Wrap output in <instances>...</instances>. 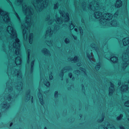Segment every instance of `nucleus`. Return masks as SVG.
<instances>
[{"label":"nucleus","instance_id":"13d9d810","mask_svg":"<svg viewBox=\"0 0 129 129\" xmlns=\"http://www.w3.org/2000/svg\"><path fill=\"white\" fill-rule=\"evenodd\" d=\"M75 31H76V32H77V29L76 28H75Z\"/></svg>","mask_w":129,"mask_h":129},{"label":"nucleus","instance_id":"4468645a","mask_svg":"<svg viewBox=\"0 0 129 129\" xmlns=\"http://www.w3.org/2000/svg\"><path fill=\"white\" fill-rule=\"evenodd\" d=\"M87 56L88 57L90 61L91 62H93L94 64H95V59L93 58V55L92 52L90 53V54L87 53Z\"/></svg>","mask_w":129,"mask_h":129},{"label":"nucleus","instance_id":"bf43d9fd","mask_svg":"<svg viewBox=\"0 0 129 129\" xmlns=\"http://www.w3.org/2000/svg\"><path fill=\"white\" fill-rule=\"evenodd\" d=\"M121 84V82H119L118 83V85H120Z\"/></svg>","mask_w":129,"mask_h":129},{"label":"nucleus","instance_id":"9d476101","mask_svg":"<svg viewBox=\"0 0 129 129\" xmlns=\"http://www.w3.org/2000/svg\"><path fill=\"white\" fill-rule=\"evenodd\" d=\"M91 47L94 48L95 49L98 55L99 58H100V54H101V55H103V52H106L107 51V50L104 51V47L103 48V50L101 49L98 48L96 45L93 43H92L91 44Z\"/></svg>","mask_w":129,"mask_h":129},{"label":"nucleus","instance_id":"f257e3e1","mask_svg":"<svg viewBox=\"0 0 129 129\" xmlns=\"http://www.w3.org/2000/svg\"><path fill=\"white\" fill-rule=\"evenodd\" d=\"M9 25L7 28V31L10 35L9 36L6 35L3 26L0 27V39L1 40H6L7 43L6 46L4 45V51L8 55L9 64L8 66L7 74L9 77L10 75V79L6 83V88L4 92L8 90V93L7 97H5V101L2 104L1 106L4 110L8 109L10 106V103L15 101L19 94H20L22 89V74L18 69L14 68L16 65L20 64L22 63L21 57L17 56L14 61L15 55L19 54L20 49V40L17 38L16 30L14 29L12 23H7Z\"/></svg>","mask_w":129,"mask_h":129},{"label":"nucleus","instance_id":"5701e85b","mask_svg":"<svg viewBox=\"0 0 129 129\" xmlns=\"http://www.w3.org/2000/svg\"><path fill=\"white\" fill-rule=\"evenodd\" d=\"M128 86L127 85H122L121 87V90L122 92H125L127 90Z\"/></svg>","mask_w":129,"mask_h":129},{"label":"nucleus","instance_id":"6e6552de","mask_svg":"<svg viewBox=\"0 0 129 129\" xmlns=\"http://www.w3.org/2000/svg\"><path fill=\"white\" fill-rule=\"evenodd\" d=\"M8 13L2 10L0 8V27L2 26V23L5 22L7 23H11Z\"/></svg>","mask_w":129,"mask_h":129},{"label":"nucleus","instance_id":"79ce46f5","mask_svg":"<svg viewBox=\"0 0 129 129\" xmlns=\"http://www.w3.org/2000/svg\"><path fill=\"white\" fill-rule=\"evenodd\" d=\"M79 29L80 31V32L81 34V35H83V30L82 29V28L81 27H79Z\"/></svg>","mask_w":129,"mask_h":129},{"label":"nucleus","instance_id":"6ab92c4d","mask_svg":"<svg viewBox=\"0 0 129 129\" xmlns=\"http://www.w3.org/2000/svg\"><path fill=\"white\" fill-rule=\"evenodd\" d=\"M122 2L120 0H117L116 2L115 6L117 8H119L122 6Z\"/></svg>","mask_w":129,"mask_h":129},{"label":"nucleus","instance_id":"a211bd4d","mask_svg":"<svg viewBox=\"0 0 129 129\" xmlns=\"http://www.w3.org/2000/svg\"><path fill=\"white\" fill-rule=\"evenodd\" d=\"M123 45L124 46H126L129 43V38L126 37L123 39L122 40Z\"/></svg>","mask_w":129,"mask_h":129},{"label":"nucleus","instance_id":"a878e982","mask_svg":"<svg viewBox=\"0 0 129 129\" xmlns=\"http://www.w3.org/2000/svg\"><path fill=\"white\" fill-rule=\"evenodd\" d=\"M82 6L83 10L84 11H85L86 9V4L85 2H83L82 3Z\"/></svg>","mask_w":129,"mask_h":129},{"label":"nucleus","instance_id":"bb28decb","mask_svg":"<svg viewBox=\"0 0 129 129\" xmlns=\"http://www.w3.org/2000/svg\"><path fill=\"white\" fill-rule=\"evenodd\" d=\"M70 60L72 62H76L77 61V57L75 56L74 58H70Z\"/></svg>","mask_w":129,"mask_h":129},{"label":"nucleus","instance_id":"de8ad7c7","mask_svg":"<svg viewBox=\"0 0 129 129\" xmlns=\"http://www.w3.org/2000/svg\"><path fill=\"white\" fill-rule=\"evenodd\" d=\"M119 127L120 129H125L124 127L122 125H120L119 126Z\"/></svg>","mask_w":129,"mask_h":129},{"label":"nucleus","instance_id":"473e14b6","mask_svg":"<svg viewBox=\"0 0 129 129\" xmlns=\"http://www.w3.org/2000/svg\"><path fill=\"white\" fill-rule=\"evenodd\" d=\"M58 3H57L56 4H54V9H56L58 8Z\"/></svg>","mask_w":129,"mask_h":129},{"label":"nucleus","instance_id":"774afa93","mask_svg":"<svg viewBox=\"0 0 129 129\" xmlns=\"http://www.w3.org/2000/svg\"><path fill=\"white\" fill-rule=\"evenodd\" d=\"M127 119L128 121H129V118H128Z\"/></svg>","mask_w":129,"mask_h":129},{"label":"nucleus","instance_id":"c9c22d12","mask_svg":"<svg viewBox=\"0 0 129 129\" xmlns=\"http://www.w3.org/2000/svg\"><path fill=\"white\" fill-rule=\"evenodd\" d=\"M125 105L127 107L129 106V101H127L125 102L124 103Z\"/></svg>","mask_w":129,"mask_h":129},{"label":"nucleus","instance_id":"603ef678","mask_svg":"<svg viewBox=\"0 0 129 129\" xmlns=\"http://www.w3.org/2000/svg\"><path fill=\"white\" fill-rule=\"evenodd\" d=\"M104 120V118H103L101 120H98V122H102Z\"/></svg>","mask_w":129,"mask_h":129},{"label":"nucleus","instance_id":"052dcab7","mask_svg":"<svg viewBox=\"0 0 129 129\" xmlns=\"http://www.w3.org/2000/svg\"><path fill=\"white\" fill-rule=\"evenodd\" d=\"M39 67L41 69V64L40 63L39 65Z\"/></svg>","mask_w":129,"mask_h":129},{"label":"nucleus","instance_id":"0eeeda50","mask_svg":"<svg viewBox=\"0 0 129 129\" xmlns=\"http://www.w3.org/2000/svg\"><path fill=\"white\" fill-rule=\"evenodd\" d=\"M122 59L123 61L120 67L123 70L129 63V46L127 49L126 52L123 54Z\"/></svg>","mask_w":129,"mask_h":129},{"label":"nucleus","instance_id":"864d4df0","mask_svg":"<svg viewBox=\"0 0 129 129\" xmlns=\"http://www.w3.org/2000/svg\"><path fill=\"white\" fill-rule=\"evenodd\" d=\"M81 21L82 23H83L84 24V20L83 18H82V20H81Z\"/></svg>","mask_w":129,"mask_h":129},{"label":"nucleus","instance_id":"c03bdc74","mask_svg":"<svg viewBox=\"0 0 129 129\" xmlns=\"http://www.w3.org/2000/svg\"><path fill=\"white\" fill-rule=\"evenodd\" d=\"M6 0L7 1V2L8 3H9L10 5L12 7V8H13V5L12 4V3L9 0Z\"/></svg>","mask_w":129,"mask_h":129},{"label":"nucleus","instance_id":"72a5a7b5","mask_svg":"<svg viewBox=\"0 0 129 129\" xmlns=\"http://www.w3.org/2000/svg\"><path fill=\"white\" fill-rule=\"evenodd\" d=\"M70 30L73 29L74 27V25L71 23V24L70 25Z\"/></svg>","mask_w":129,"mask_h":129},{"label":"nucleus","instance_id":"680f3d73","mask_svg":"<svg viewBox=\"0 0 129 129\" xmlns=\"http://www.w3.org/2000/svg\"><path fill=\"white\" fill-rule=\"evenodd\" d=\"M74 79H75V78H74V77H73L72 78V80H74Z\"/></svg>","mask_w":129,"mask_h":129},{"label":"nucleus","instance_id":"5fc2aeb1","mask_svg":"<svg viewBox=\"0 0 129 129\" xmlns=\"http://www.w3.org/2000/svg\"><path fill=\"white\" fill-rule=\"evenodd\" d=\"M77 65L78 66H80L81 65V64L80 63H77Z\"/></svg>","mask_w":129,"mask_h":129},{"label":"nucleus","instance_id":"f03ea898","mask_svg":"<svg viewBox=\"0 0 129 129\" xmlns=\"http://www.w3.org/2000/svg\"><path fill=\"white\" fill-rule=\"evenodd\" d=\"M23 1L17 0L16 4L18 6L22 5L23 12L26 15L25 22L21 25V28L23 29V36L24 39H25L27 38L26 30H28V27H30L32 25L34 26V20L37 18L38 15L37 13H34L31 6L27 7V4L25 2L22 4Z\"/></svg>","mask_w":129,"mask_h":129},{"label":"nucleus","instance_id":"4be33fe9","mask_svg":"<svg viewBox=\"0 0 129 129\" xmlns=\"http://www.w3.org/2000/svg\"><path fill=\"white\" fill-rule=\"evenodd\" d=\"M49 29L47 30L46 31V36H49V37L51 36L52 35L53 33V31L51 30V28L50 27H49Z\"/></svg>","mask_w":129,"mask_h":129},{"label":"nucleus","instance_id":"f704fd0d","mask_svg":"<svg viewBox=\"0 0 129 129\" xmlns=\"http://www.w3.org/2000/svg\"><path fill=\"white\" fill-rule=\"evenodd\" d=\"M79 69L81 71L84 72L85 74L86 75V70L82 68H80Z\"/></svg>","mask_w":129,"mask_h":129},{"label":"nucleus","instance_id":"37998d69","mask_svg":"<svg viewBox=\"0 0 129 129\" xmlns=\"http://www.w3.org/2000/svg\"><path fill=\"white\" fill-rule=\"evenodd\" d=\"M65 42L66 43H68L69 42V40L68 38H66L64 40Z\"/></svg>","mask_w":129,"mask_h":129},{"label":"nucleus","instance_id":"dca6fc26","mask_svg":"<svg viewBox=\"0 0 129 129\" xmlns=\"http://www.w3.org/2000/svg\"><path fill=\"white\" fill-rule=\"evenodd\" d=\"M110 83L111 86L109 88V95H111L112 92L114 91V85L111 82H110Z\"/></svg>","mask_w":129,"mask_h":129},{"label":"nucleus","instance_id":"69168bd1","mask_svg":"<svg viewBox=\"0 0 129 129\" xmlns=\"http://www.w3.org/2000/svg\"><path fill=\"white\" fill-rule=\"evenodd\" d=\"M44 129H47V128L46 127H45L44 128Z\"/></svg>","mask_w":129,"mask_h":129},{"label":"nucleus","instance_id":"58836bf2","mask_svg":"<svg viewBox=\"0 0 129 129\" xmlns=\"http://www.w3.org/2000/svg\"><path fill=\"white\" fill-rule=\"evenodd\" d=\"M119 11H116L114 14V17H117L119 13Z\"/></svg>","mask_w":129,"mask_h":129},{"label":"nucleus","instance_id":"e433bc0d","mask_svg":"<svg viewBox=\"0 0 129 129\" xmlns=\"http://www.w3.org/2000/svg\"><path fill=\"white\" fill-rule=\"evenodd\" d=\"M15 15L16 16V17L17 18L18 20L20 22V17L15 12Z\"/></svg>","mask_w":129,"mask_h":129},{"label":"nucleus","instance_id":"6e6d98bb","mask_svg":"<svg viewBox=\"0 0 129 129\" xmlns=\"http://www.w3.org/2000/svg\"><path fill=\"white\" fill-rule=\"evenodd\" d=\"M73 36L74 38V39L75 40H76L77 39V37H75V36Z\"/></svg>","mask_w":129,"mask_h":129},{"label":"nucleus","instance_id":"7c9ffc66","mask_svg":"<svg viewBox=\"0 0 129 129\" xmlns=\"http://www.w3.org/2000/svg\"><path fill=\"white\" fill-rule=\"evenodd\" d=\"M59 26L58 25H56L54 28V31H56L59 28Z\"/></svg>","mask_w":129,"mask_h":129},{"label":"nucleus","instance_id":"2eb2a0df","mask_svg":"<svg viewBox=\"0 0 129 129\" xmlns=\"http://www.w3.org/2000/svg\"><path fill=\"white\" fill-rule=\"evenodd\" d=\"M106 123L107 124V126L106 127L104 125H100L99 127V129H111V127L110 125L109 124L108 122H106L105 124L106 125Z\"/></svg>","mask_w":129,"mask_h":129},{"label":"nucleus","instance_id":"2f4dec72","mask_svg":"<svg viewBox=\"0 0 129 129\" xmlns=\"http://www.w3.org/2000/svg\"><path fill=\"white\" fill-rule=\"evenodd\" d=\"M123 117V115L122 114H121L119 116H118L117 118V120H119L121 119L122 117Z\"/></svg>","mask_w":129,"mask_h":129},{"label":"nucleus","instance_id":"c756f323","mask_svg":"<svg viewBox=\"0 0 129 129\" xmlns=\"http://www.w3.org/2000/svg\"><path fill=\"white\" fill-rule=\"evenodd\" d=\"M100 67V63L99 62L98 63L97 65L95 67V69L96 70H98L99 69Z\"/></svg>","mask_w":129,"mask_h":129},{"label":"nucleus","instance_id":"a18cd8bd","mask_svg":"<svg viewBox=\"0 0 129 129\" xmlns=\"http://www.w3.org/2000/svg\"><path fill=\"white\" fill-rule=\"evenodd\" d=\"M58 95V93L57 91H55L54 93V96L55 97H57Z\"/></svg>","mask_w":129,"mask_h":129},{"label":"nucleus","instance_id":"4c0bfd02","mask_svg":"<svg viewBox=\"0 0 129 129\" xmlns=\"http://www.w3.org/2000/svg\"><path fill=\"white\" fill-rule=\"evenodd\" d=\"M80 71L78 70H76L74 71V73L78 75L80 74Z\"/></svg>","mask_w":129,"mask_h":129},{"label":"nucleus","instance_id":"c85d7f7f","mask_svg":"<svg viewBox=\"0 0 129 129\" xmlns=\"http://www.w3.org/2000/svg\"><path fill=\"white\" fill-rule=\"evenodd\" d=\"M74 4L75 6H76L77 5H79H79L80 4V0H74Z\"/></svg>","mask_w":129,"mask_h":129},{"label":"nucleus","instance_id":"f8f14e48","mask_svg":"<svg viewBox=\"0 0 129 129\" xmlns=\"http://www.w3.org/2000/svg\"><path fill=\"white\" fill-rule=\"evenodd\" d=\"M54 21L56 22L57 24H61L62 22V20L61 18H57L55 20L53 19L50 20L48 21V24H51Z\"/></svg>","mask_w":129,"mask_h":129},{"label":"nucleus","instance_id":"423d86ee","mask_svg":"<svg viewBox=\"0 0 129 129\" xmlns=\"http://www.w3.org/2000/svg\"><path fill=\"white\" fill-rule=\"evenodd\" d=\"M43 0H34L32 3L37 12L41 11L44 8H46L48 4V0H45L41 3Z\"/></svg>","mask_w":129,"mask_h":129},{"label":"nucleus","instance_id":"e2e57ef3","mask_svg":"<svg viewBox=\"0 0 129 129\" xmlns=\"http://www.w3.org/2000/svg\"><path fill=\"white\" fill-rule=\"evenodd\" d=\"M80 117H82V116L81 115H80Z\"/></svg>","mask_w":129,"mask_h":129},{"label":"nucleus","instance_id":"0e129e2a","mask_svg":"<svg viewBox=\"0 0 129 129\" xmlns=\"http://www.w3.org/2000/svg\"><path fill=\"white\" fill-rule=\"evenodd\" d=\"M124 34H127V33L126 32H125L124 33H123Z\"/></svg>","mask_w":129,"mask_h":129},{"label":"nucleus","instance_id":"f3484780","mask_svg":"<svg viewBox=\"0 0 129 129\" xmlns=\"http://www.w3.org/2000/svg\"><path fill=\"white\" fill-rule=\"evenodd\" d=\"M39 92L38 94V97L41 104L43 105V100L42 95V94L40 92V89H39Z\"/></svg>","mask_w":129,"mask_h":129},{"label":"nucleus","instance_id":"ddd939ff","mask_svg":"<svg viewBox=\"0 0 129 129\" xmlns=\"http://www.w3.org/2000/svg\"><path fill=\"white\" fill-rule=\"evenodd\" d=\"M71 70H72V68L71 67L67 66L64 67L61 70V72L59 74L60 76L62 77L63 75V72H66L67 71H69ZM62 80L63 78H62L61 80Z\"/></svg>","mask_w":129,"mask_h":129},{"label":"nucleus","instance_id":"338daca9","mask_svg":"<svg viewBox=\"0 0 129 129\" xmlns=\"http://www.w3.org/2000/svg\"><path fill=\"white\" fill-rule=\"evenodd\" d=\"M122 98L123 99H124V97L123 96H122Z\"/></svg>","mask_w":129,"mask_h":129},{"label":"nucleus","instance_id":"09e8293b","mask_svg":"<svg viewBox=\"0 0 129 129\" xmlns=\"http://www.w3.org/2000/svg\"><path fill=\"white\" fill-rule=\"evenodd\" d=\"M49 79H53V77L51 75H50L49 76Z\"/></svg>","mask_w":129,"mask_h":129},{"label":"nucleus","instance_id":"49530a36","mask_svg":"<svg viewBox=\"0 0 129 129\" xmlns=\"http://www.w3.org/2000/svg\"><path fill=\"white\" fill-rule=\"evenodd\" d=\"M50 17L49 16H48L46 19V21H48L49 20Z\"/></svg>","mask_w":129,"mask_h":129},{"label":"nucleus","instance_id":"a19ab883","mask_svg":"<svg viewBox=\"0 0 129 129\" xmlns=\"http://www.w3.org/2000/svg\"><path fill=\"white\" fill-rule=\"evenodd\" d=\"M40 78L41 80L42 81H44V78L42 76V74L41 73V72H40Z\"/></svg>","mask_w":129,"mask_h":129},{"label":"nucleus","instance_id":"8fccbe9b","mask_svg":"<svg viewBox=\"0 0 129 129\" xmlns=\"http://www.w3.org/2000/svg\"><path fill=\"white\" fill-rule=\"evenodd\" d=\"M69 76L70 78H71L72 77V74L71 73H69Z\"/></svg>","mask_w":129,"mask_h":129},{"label":"nucleus","instance_id":"3c124183","mask_svg":"<svg viewBox=\"0 0 129 129\" xmlns=\"http://www.w3.org/2000/svg\"><path fill=\"white\" fill-rule=\"evenodd\" d=\"M81 86L82 87V89L83 91V92L84 91V87L83 86V84L81 85Z\"/></svg>","mask_w":129,"mask_h":129},{"label":"nucleus","instance_id":"20e7f679","mask_svg":"<svg viewBox=\"0 0 129 129\" xmlns=\"http://www.w3.org/2000/svg\"><path fill=\"white\" fill-rule=\"evenodd\" d=\"M113 17L111 14L110 13L104 14L103 15L104 19H102L100 21L101 25L103 26H119V23L116 21L113 20L110 22H109L108 21L111 19Z\"/></svg>","mask_w":129,"mask_h":129},{"label":"nucleus","instance_id":"9b49d317","mask_svg":"<svg viewBox=\"0 0 129 129\" xmlns=\"http://www.w3.org/2000/svg\"><path fill=\"white\" fill-rule=\"evenodd\" d=\"M59 13L61 16L64 18V21L65 22H67L69 19V17L68 13H66L64 11H61V10H59Z\"/></svg>","mask_w":129,"mask_h":129},{"label":"nucleus","instance_id":"b1692460","mask_svg":"<svg viewBox=\"0 0 129 129\" xmlns=\"http://www.w3.org/2000/svg\"><path fill=\"white\" fill-rule=\"evenodd\" d=\"M110 59L111 61L113 63L117 62L118 60L116 56L112 57L110 58Z\"/></svg>","mask_w":129,"mask_h":129},{"label":"nucleus","instance_id":"4d7b16f0","mask_svg":"<svg viewBox=\"0 0 129 129\" xmlns=\"http://www.w3.org/2000/svg\"><path fill=\"white\" fill-rule=\"evenodd\" d=\"M12 124H13L12 122H11L10 123V126H12Z\"/></svg>","mask_w":129,"mask_h":129},{"label":"nucleus","instance_id":"cd10ccee","mask_svg":"<svg viewBox=\"0 0 129 129\" xmlns=\"http://www.w3.org/2000/svg\"><path fill=\"white\" fill-rule=\"evenodd\" d=\"M44 83L45 85L48 87H49L50 85V83L48 81L45 80L44 82Z\"/></svg>","mask_w":129,"mask_h":129},{"label":"nucleus","instance_id":"aec40b11","mask_svg":"<svg viewBox=\"0 0 129 129\" xmlns=\"http://www.w3.org/2000/svg\"><path fill=\"white\" fill-rule=\"evenodd\" d=\"M30 90H29L26 93V96H25V101H27L30 99Z\"/></svg>","mask_w":129,"mask_h":129},{"label":"nucleus","instance_id":"1a4fd4ad","mask_svg":"<svg viewBox=\"0 0 129 129\" xmlns=\"http://www.w3.org/2000/svg\"><path fill=\"white\" fill-rule=\"evenodd\" d=\"M28 58L27 62V63L26 65V73L28 75L29 74H31L33 72L34 69V63L35 62L34 60H33L32 61L31 67H30L29 66V56L30 53L31 51L30 49H28Z\"/></svg>","mask_w":129,"mask_h":129},{"label":"nucleus","instance_id":"ea45409f","mask_svg":"<svg viewBox=\"0 0 129 129\" xmlns=\"http://www.w3.org/2000/svg\"><path fill=\"white\" fill-rule=\"evenodd\" d=\"M46 43L49 46H51L52 45V43L51 41L47 42H46Z\"/></svg>","mask_w":129,"mask_h":129},{"label":"nucleus","instance_id":"412c9836","mask_svg":"<svg viewBox=\"0 0 129 129\" xmlns=\"http://www.w3.org/2000/svg\"><path fill=\"white\" fill-rule=\"evenodd\" d=\"M42 52L45 55L48 56L50 55L49 51L45 48L43 49L42 50Z\"/></svg>","mask_w":129,"mask_h":129},{"label":"nucleus","instance_id":"393cba45","mask_svg":"<svg viewBox=\"0 0 129 129\" xmlns=\"http://www.w3.org/2000/svg\"><path fill=\"white\" fill-rule=\"evenodd\" d=\"M33 37V33H31L30 34L29 37V43L30 44L32 43Z\"/></svg>","mask_w":129,"mask_h":129},{"label":"nucleus","instance_id":"39448f33","mask_svg":"<svg viewBox=\"0 0 129 129\" xmlns=\"http://www.w3.org/2000/svg\"><path fill=\"white\" fill-rule=\"evenodd\" d=\"M127 0H123L124 2V7L122 11V12H124L122 13L123 15V19H121L120 21L122 22L124 25L123 27L124 29L129 34V20L127 14Z\"/></svg>","mask_w":129,"mask_h":129},{"label":"nucleus","instance_id":"7ed1b4c3","mask_svg":"<svg viewBox=\"0 0 129 129\" xmlns=\"http://www.w3.org/2000/svg\"><path fill=\"white\" fill-rule=\"evenodd\" d=\"M89 9H90L93 11H96L94 13V17L96 18H99L100 17H102L100 20V22L101 19L104 18L103 17L102 14V12H100L101 11V9L99 7V1H93L89 4L88 7H87ZM104 14L103 15H104Z\"/></svg>","mask_w":129,"mask_h":129}]
</instances>
